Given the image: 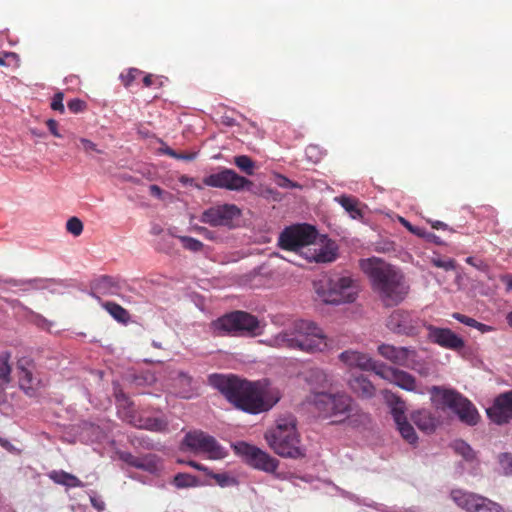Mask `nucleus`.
<instances>
[{"mask_svg": "<svg viewBox=\"0 0 512 512\" xmlns=\"http://www.w3.org/2000/svg\"><path fill=\"white\" fill-rule=\"evenodd\" d=\"M66 229L74 236H79L83 231V223L77 217H71L66 223Z\"/></svg>", "mask_w": 512, "mask_h": 512, "instance_id": "40", "label": "nucleus"}, {"mask_svg": "<svg viewBox=\"0 0 512 512\" xmlns=\"http://www.w3.org/2000/svg\"><path fill=\"white\" fill-rule=\"evenodd\" d=\"M182 243V246L184 249L186 250H189V251H192V252H199V251H202L203 247H204V244L193 238V237H189V236H176Z\"/></svg>", "mask_w": 512, "mask_h": 512, "instance_id": "35", "label": "nucleus"}, {"mask_svg": "<svg viewBox=\"0 0 512 512\" xmlns=\"http://www.w3.org/2000/svg\"><path fill=\"white\" fill-rule=\"evenodd\" d=\"M179 380L183 383H186V384H190L191 381H192V377L189 376L188 374L186 373H183V372H180L179 373Z\"/></svg>", "mask_w": 512, "mask_h": 512, "instance_id": "59", "label": "nucleus"}, {"mask_svg": "<svg viewBox=\"0 0 512 512\" xmlns=\"http://www.w3.org/2000/svg\"><path fill=\"white\" fill-rule=\"evenodd\" d=\"M94 296L96 294L102 296H119L121 291V283L118 279L111 276H101L94 285Z\"/></svg>", "mask_w": 512, "mask_h": 512, "instance_id": "24", "label": "nucleus"}, {"mask_svg": "<svg viewBox=\"0 0 512 512\" xmlns=\"http://www.w3.org/2000/svg\"><path fill=\"white\" fill-rule=\"evenodd\" d=\"M305 258L309 262L316 263H329L336 259V251L331 245H314V247L307 248L304 252Z\"/></svg>", "mask_w": 512, "mask_h": 512, "instance_id": "23", "label": "nucleus"}, {"mask_svg": "<svg viewBox=\"0 0 512 512\" xmlns=\"http://www.w3.org/2000/svg\"><path fill=\"white\" fill-rule=\"evenodd\" d=\"M429 393L437 408L450 409L467 425L474 426L478 423L479 414L475 406L456 390L432 386Z\"/></svg>", "mask_w": 512, "mask_h": 512, "instance_id": "8", "label": "nucleus"}, {"mask_svg": "<svg viewBox=\"0 0 512 512\" xmlns=\"http://www.w3.org/2000/svg\"><path fill=\"white\" fill-rule=\"evenodd\" d=\"M431 263L433 266L441 268L445 271L455 270L456 268V262L451 258L433 257L431 259Z\"/></svg>", "mask_w": 512, "mask_h": 512, "instance_id": "39", "label": "nucleus"}, {"mask_svg": "<svg viewBox=\"0 0 512 512\" xmlns=\"http://www.w3.org/2000/svg\"><path fill=\"white\" fill-rule=\"evenodd\" d=\"M150 194L154 197L160 198L162 196V189L158 185H150L149 187Z\"/></svg>", "mask_w": 512, "mask_h": 512, "instance_id": "52", "label": "nucleus"}, {"mask_svg": "<svg viewBox=\"0 0 512 512\" xmlns=\"http://www.w3.org/2000/svg\"><path fill=\"white\" fill-rule=\"evenodd\" d=\"M64 94L62 92H57L54 94L51 102V108L55 111H59L60 113H64V105H63Z\"/></svg>", "mask_w": 512, "mask_h": 512, "instance_id": "45", "label": "nucleus"}, {"mask_svg": "<svg viewBox=\"0 0 512 512\" xmlns=\"http://www.w3.org/2000/svg\"><path fill=\"white\" fill-rule=\"evenodd\" d=\"M183 447L194 453H203L209 459L219 460L226 456L225 449L217 442V440L203 432L191 431L187 433L182 442Z\"/></svg>", "mask_w": 512, "mask_h": 512, "instance_id": "13", "label": "nucleus"}, {"mask_svg": "<svg viewBox=\"0 0 512 512\" xmlns=\"http://www.w3.org/2000/svg\"><path fill=\"white\" fill-rule=\"evenodd\" d=\"M240 216V210L236 205L223 204L210 207L203 211L200 221L212 227H233V221Z\"/></svg>", "mask_w": 512, "mask_h": 512, "instance_id": "17", "label": "nucleus"}, {"mask_svg": "<svg viewBox=\"0 0 512 512\" xmlns=\"http://www.w3.org/2000/svg\"><path fill=\"white\" fill-rule=\"evenodd\" d=\"M425 240L428 241V242L435 243V244H441L442 243L440 241V238L436 234H434L432 232H428L427 233Z\"/></svg>", "mask_w": 512, "mask_h": 512, "instance_id": "53", "label": "nucleus"}, {"mask_svg": "<svg viewBox=\"0 0 512 512\" xmlns=\"http://www.w3.org/2000/svg\"><path fill=\"white\" fill-rule=\"evenodd\" d=\"M269 345L278 349L299 350L314 354L333 348L323 330L313 321L296 320L290 326L271 337Z\"/></svg>", "mask_w": 512, "mask_h": 512, "instance_id": "3", "label": "nucleus"}, {"mask_svg": "<svg viewBox=\"0 0 512 512\" xmlns=\"http://www.w3.org/2000/svg\"><path fill=\"white\" fill-rule=\"evenodd\" d=\"M313 286L317 296L332 305L353 303L360 292L359 281L351 275L323 276Z\"/></svg>", "mask_w": 512, "mask_h": 512, "instance_id": "5", "label": "nucleus"}, {"mask_svg": "<svg viewBox=\"0 0 512 512\" xmlns=\"http://www.w3.org/2000/svg\"><path fill=\"white\" fill-rule=\"evenodd\" d=\"M340 205L350 214L353 219L362 217V212L358 207V201L350 196H340L336 198Z\"/></svg>", "mask_w": 512, "mask_h": 512, "instance_id": "31", "label": "nucleus"}, {"mask_svg": "<svg viewBox=\"0 0 512 512\" xmlns=\"http://www.w3.org/2000/svg\"><path fill=\"white\" fill-rule=\"evenodd\" d=\"M415 425L426 433L435 431L439 424V420L428 410H420L412 415Z\"/></svg>", "mask_w": 512, "mask_h": 512, "instance_id": "28", "label": "nucleus"}, {"mask_svg": "<svg viewBox=\"0 0 512 512\" xmlns=\"http://www.w3.org/2000/svg\"><path fill=\"white\" fill-rule=\"evenodd\" d=\"M431 225H432V228L437 229V230L447 229V227H448L447 224H445L444 222H441V221H434L431 223Z\"/></svg>", "mask_w": 512, "mask_h": 512, "instance_id": "60", "label": "nucleus"}, {"mask_svg": "<svg viewBox=\"0 0 512 512\" xmlns=\"http://www.w3.org/2000/svg\"><path fill=\"white\" fill-rule=\"evenodd\" d=\"M215 336L238 335L255 337L261 335L262 328L258 318L246 311H233L227 313L210 324Z\"/></svg>", "mask_w": 512, "mask_h": 512, "instance_id": "7", "label": "nucleus"}, {"mask_svg": "<svg viewBox=\"0 0 512 512\" xmlns=\"http://www.w3.org/2000/svg\"><path fill=\"white\" fill-rule=\"evenodd\" d=\"M10 355L4 353L0 355V380L3 383H9L11 381V366L9 364Z\"/></svg>", "mask_w": 512, "mask_h": 512, "instance_id": "34", "label": "nucleus"}, {"mask_svg": "<svg viewBox=\"0 0 512 512\" xmlns=\"http://www.w3.org/2000/svg\"><path fill=\"white\" fill-rule=\"evenodd\" d=\"M143 72L137 68H130L126 72L121 73L120 79L123 85L128 88L132 85V83L141 75Z\"/></svg>", "mask_w": 512, "mask_h": 512, "instance_id": "38", "label": "nucleus"}, {"mask_svg": "<svg viewBox=\"0 0 512 512\" xmlns=\"http://www.w3.org/2000/svg\"><path fill=\"white\" fill-rule=\"evenodd\" d=\"M399 222L409 231V232H413L414 231V228L415 226L412 225L408 220H406L405 218L403 217H399Z\"/></svg>", "mask_w": 512, "mask_h": 512, "instance_id": "57", "label": "nucleus"}, {"mask_svg": "<svg viewBox=\"0 0 512 512\" xmlns=\"http://www.w3.org/2000/svg\"><path fill=\"white\" fill-rule=\"evenodd\" d=\"M426 323L412 311L405 309L394 310L386 321V327L393 333L407 337H417Z\"/></svg>", "mask_w": 512, "mask_h": 512, "instance_id": "12", "label": "nucleus"}, {"mask_svg": "<svg viewBox=\"0 0 512 512\" xmlns=\"http://www.w3.org/2000/svg\"><path fill=\"white\" fill-rule=\"evenodd\" d=\"M29 366L30 362L27 359H21L17 363L20 387L26 392V394L32 395V392L38 384V380L33 377L32 370Z\"/></svg>", "mask_w": 512, "mask_h": 512, "instance_id": "25", "label": "nucleus"}, {"mask_svg": "<svg viewBox=\"0 0 512 512\" xmlns=\"http://www.w3.org/2000/svg\"><path fill=\"white\" fill-rule=\"evenodd\" d=\"M506 320L508 324L512 327V311L507 314Z\"/></svg>", "mask_w": 512, "mask_h": 512, "instance_id": "64", "label": "nucleus"}, {"mask_svg": "<svg viewBox=\"0 0 512 512\" xmlns=\"http://www.w3.org/2000/svg\"><path fill=\"white\" fill-rule=\"evenodd\" d=\"M385 398L391 407V414L403 439L409 444H416L418 436L413 426L407 421L405 403L395 394L386 392Z\"/></svg>", "mask_w": 512, "mask_h": 512, "instance_id": "15", "label": "nucleus"}, {"mask_svg": "<svg viewBox=\"0 0 512 512\" xmlns=\"http://www.w3.org/2000/svg\"><path fill=\"white\" fill-rule=\"evenodd\" d=\"M473 328H476L477 330H479L482 333L489 332L492 330V327H490L486 324L480 323L477 320H476V324L474 325Z\"/></svg>", "mask_w": 512, "mask_h": 512, "instance_id": "54", "label": "nucleus"}, {"mask_svg": "<svg viewBox=\"0 0 512 512\" xmlns=\"http://www.w3.org/2000/svg\"><path fill=\"white\" fill-rule=\"evenodd\" d=\"M264 437L269 447L281 457L297 459L305 456L296 422L292 417L278 419L275 426L265 432Z\"/></svg>", "mask_w": 512, "mask_h": 512, "instance_id": "6", "label": "nucleus"}, {"mask_svg": "<svg viewBox=\"0 0 512 512\" xmlns=\"http://www.w3.org/2000/svg\"><path fill=\"white\" fill-rule=\"evenodd\" d=\"M46 125L50 133L57 138H61L62 135L58 131V122L54 119H48Z\"/></svg>", "mask_w": 512, "mask_h": 512, "instance_id": "49", "label": "nucleus"}, {"mask_svg": "<svg viewBox=\"0 0 512 512\" xmlns=\"http://www.w3.org/2000/svg\"><path fill=\"white\" fill-rule=\"evenodd\" d=\"M198 480L195 476L188 473H178L174 476L173 484L177 488H186L196 486Z\"/></svg>", "mask_w": 512, "mask_h": 512, "instance_id": "33", "label": "nucleus"}, {"mask_svg": "<svg viewBox=\"0 0 512 512\" xmlns=\"http://www.w3.org/2000/svg\"><path fill=\"white\" fill-rule=\"evenodd\" d=\"M19 57L14 52H0V66L8 67L17 65Z\"/></svg>", "mask_w": 512, "mask_h": 512, "instance_id": "41", "label": "nucleus"}, {"mask_svg": "<svg viewBox=\"0 0 512 512\" xmlns=\"http://www.w3.org/2000/svg\"><path fill=\"white\" fill-rule=\"evenodd\" d=\"M203 236L209 240L214 239V233L212 231H210L209 229H206V232L203 233Z\"/></svg>", "mask_w": 512, "mask_h": 512, "instance_id": "62", "label": "nucleus"}, {"mask_svg": "<svg viewBox=\"0 0 512 512\" xmlns=\"http://www.w3.org/2000/svg\"><path fill=\"white\" fill-rule=\"evenodd\" d=\"M451 498L458 507L466 510L467 512H476L479 502H483L481 495L461 489L452 490Z\"/></svg>", "mask_w": 512, "mask_h": 512, "instance_id": "22", "label": "nucleus"}, {"mask_svg": "<svg viewBox=\"0 0 512 512\" xmlns=\"http://www.w3.org/2000/svg\"><path fill=\"white\" fill-rule=\"evenodd\" d=\"M162 152L165 154V155H168L172 158H175L178 156V152L173 150L172 148L166 146L165 148L162 149Z\"/></svg>", "mask_w": 512, "mask_h": 512, "instance_id": "58", "label": "nucleus"}, {"mask_svg": "<svg viewBox=\"0 0 512 512\" xmlns=\"http://www.w3.org/2000/svg\"><path fill=\"white\" fill-rule=\"evenodd\" d=\"M51 479H53L54 482L67 487H83V483L79 478L64 471L53 472L51 474Z\"/></svg>", "mask_w": 512, "mask_h": 512, "instance_id": "30", "label": "nucleus"}, {"mask_svg": "<svg viewBox=\"0 0 512 512\" xmlns=\"http://www.w3.org/2000/svg\"><path fill=\"white\" fill-rule=\"evenodd\" d=\"M207 475L211 476L216 481V483L218 485H220L221 487H225V486H228V485L234 483V479L229 477L225 473L208 472Z\"/></svg>", "mask_w": 512, "mask_h": 512, "instance_id": "42", "label": "nucleus"}, {"mask_svg": "<svg viewBox=\"0 0 512 512\" xmlns=\"http://www.w3.org/2000/svg\"><path fill=\"white\" fill-rule=\"evenodd\" d=\"M67 107L72 113L76 114V113L83 112L86 109L87 105H86L85 101H83L79 98H74V99L68 101Z\"/></svg>", "mask_w": 512, "mask_h": 512, "instance_id": "43", "label": "nucleus"}, {"mask_svg": "<svg viewBox=\"0 0 512 512\" xmlns=\"http://www.w3.org/2000/svg\"><path fill=\"white\" fill-rule=\"evenodd\" d=\"M115 398L118 407L124 409V419L134 427L155 432H162L167 429L168 423L162 418L142 417L133 409V402L121 390L115 391Z\"/></svg>", "mask_w": 512, "mask_h": 512, "instance_id": "11", "label": "nucleus"}, {"mask_svg": "<svg viewBox=\"0 0 512 512\" xmlns=\"http://www.w3.org/2000/svg\"><path fill=\"white\" fill-rule=\"evenodd\" d=\"M466 263L469 264V265H472L474 267H479L476 263H475V259L473 257H467L466 258Z\"/></svg>", "mask_w": 512, "mask_h": 512, "instance_id": "63", "label": "nucleus"}, {"mask_svg": "<svg viewBox=\"0 0 512 512\" xmlns=\"http://www.w3.org/2000/svg\"><path fill=\"white\" fill-rule=\"evenodd\" d=\"M197 153L196 152H188V153H179L178 156L175 157V159L178 160H185V161H192L196 158Z\"/></svg>", "mask_w": 512, "mask_h": 512, "instance_id": "51", "label": "nucleus"}, {"mask_svg": "<svg viewBox=\"0 0 512 512\" xmlns=\"http://www.w3.org/2000/svg\"><path fill=\"white\" fill-rule=\"evenodd\" d=\"M142 81L145 87H150L154 84L155 78L152 74H147L143 77Z\"/></svg>", "mask_w": 512, "mask_h": 512, "instance_id": "55", "label": "nucleus"}, {"mask_svg": "<svg viewBox=\"0 0 512 512\" xmlns=\"http://www.w3.org/2000/svg\"><path fill=\"white\" fill-rule=\"evenodd\" d=\"M360 267L386 307L396 306L405 300L410 287L399 269L375 257L362 259Z\"/></svg>", "mask_w": 512, "mask_h": 512, "instance_id": "2", "label": "nucleus"}, {"mask_svg": "<svg viewBox=\"0 0 512 512\" xmlns=\"http://www.w3.org/2000/svg\"><path fill=\"white\" fill-rule=\"evenodd\" d=\"M79 142L82 145L83 150L88 154L91 152L102 153V151L97 148V145L89 139L80 138Z\"/></svg>", "mask_w": 512, "mask_h": 512, "instance_id": "47", "label": "nucleus"}, {"mask_svg": "<svg viewBox=\"0 0 512 512\" xmlns=\"http://www.w3.org/2000/svg\"><path fill=\"white\" fill-rule=\"evenodd\" d=\"M349 386L358 397L364 399H370L374 397L376 393V388L373 383L363 375L353 377L349 381Z\"/></svg>", "mask_w": 512, "mask_h": 512, "instance_id": "26", "label": "nucleus"}, {"mask_svg": "<svg viewBox=\"0 0 512 512\" xmlns=\"http://www.w3.org/2000/svg\"><path fill=\"white\" fill-rule=\"evenodd\" d=\"M488 418L497 425H504L512 419V390L500 393L486 410Z\"/></svg>", "mask_w": 512, "mask_h": 512, "instance_id": "18", "label": "nucleus"}, {"mask_svg": "<svg viewBox=\"0 0 512 512\" xmlns=\"http://www.w3.org/2000/svg\"><path fill=\"white\" fill-rule=\"evenodd\" d=\"M317 230L308 224H297L286 227L279 235L278 245L281 249L300 252L304 255L309 246L314 245Z\"/></svg>", "mask_w": 512, "mask_h": 512, "instance_id": "9", "label": "nucleus"}, {"mask_svg": "<svg viewBox=\"0 0 512 512\" xmlns=\"http://www.w3.org/2000/svg\"><path fill=\"white\" fill-rule=\"evenodd\" d=\"M307 402L314 407L320 417L331 419L333 424L348 421L349 425L356 427L369 419L368 414L358 409L352 397L345 392H312L307 397Z\"/></svg>", "mask_w": 512, "mask_h": 512, "instance_id": "4", "label": "nucleus"}, {"mask_svg": "<svg viewBox=\"0 0 512 512\" xmlns=\"http://www.w3.org/2000/svg\"><path fill=\"white\" fill-rule=\"evenodd\" d=\"M499 463L504 468L506 474L512 473V455L510 453L500 454Z\"/></svg>", "mask_w": 512, "mask_h": 512, "instance_id": "46", "label": "nucleus"}, {"mask_svg": "<svg viewBox=\"0 0 512 512\" xmlns=\"http://www.w3.org/2000/svg\"><path fill=\"white\" fill-rule=\"evenodd\" d=\"M178 462L179 463H185V464L189 465L190 467H192V468H194V469H196L198 471L205 472L206 474L209 472L207 467H205L204 465H202V464H200V463H198L196 461H193V460H191V461L179 460Z\"/></svg>", "mask_w": 512, "mask_h": 512, "instance_id": "50", "label": "nucleus"}, {"mask_svg": "<svg viewBox=\"0 0 512 512\" xmlns=\"http://www.w3.org/2000/svg\"><path fill=\"white\" fill-rule=\"evenodd\" d=\"M208 383L234 408L248 414L269 411L281 398L277 389L269 388L264 382L249 381L234 374H211Z\"/></svg>", "mask_w": 512, "mask_h": 512, "instance_id": "1", "label": "nucleus"}, {"mask_svg": "<svg viewBox=\"0 0 512 512\" xmlns=\"http://www.w3.org/2000/svg\"><path fill=\"white\" fill-rule=\"evenodd\" d=\"M235 450L239 455L245 458L250 466L258 470L274 472L278 468L279 461L276 458L254 445L239 442L235 445Z\"/></svg>", "mask_w": 512, "mask_h": 512, "instance_id": "14", "label": "nucleus"}, {"mask_svg": "<svg viewBox=\"0 0 512 512\" xmlns=\"http://www.w3.org/2000/svg\"><path fill=\"white\" fill-rule=\"evenodd\" d=\"M234 163L245 174L253 175L255 163L249 156H247V155L235 156Z\"/></svg>", "mask_w": 512, "mask_h": 512, "instance_id": "32", "label": "nucleus"}, {"mask_svg": "<svg viewBox=\"0 0 512 512\" xmlns=\"http://www.w3.org/2000/svg\"><path fill=\"white\" fill-rule=\"evenodd\" d=\"M454 450L463 456L466 460H473L475 458V452L473 449L464 441L457 440L454 442Z\"/></svg>", "mask_w": 512, "mask_h": 512, "instance_id": "37", "label": "nucleus"}, {"mask_svg": "<svg viewBox=\"0 0 512 512\" xmlns=\"http://www.w3.org/2000/svg\"><path fill=\"white\" fill-rule=\"evenodd\" d=\"M101 306L109 313V315L115 319L117 322L126 324L130 320L129 312L123 308L121 305L111 302L105 301L101 302Z\"/></svg>", "mask_w": 512, "mask_h": 512, "instance_id": "29", "label": "nucleus"}, {"mask_svg": "<svg viewBox=\"0 0 512 512\" xmlns=\"http://www.w3.org/2000/svg\"><path fill=\"white\" fill-rule=\"evenodd\" d=\"M305 380L308 385L314 389H325L332 385L330 376L320 368H311L307 371Z\"/></svg>", "mask_w": 512, "mask_h": 512, "instance_id": "27", "label": "nucleus"}, {"mask_svg": "<svg viewBox=\"0 0 512 512\" xmlns=\"http://www.w3.org/2000/svg\"><path fill=\"white\" fill-rule=\"evenodd\" d=\"M378 353L390 362L412 369L422 376L429 374V368L418 355L415 348L396 347L390 344H381L378 346Z\"/></svg>", "mask_w": 512, "mask_h": 512, "instance_id": "10", "label": "nucleus"}, {"mask_svg": "<svg viewBox=\"0 0 512 512\" xmlns=\"http://www.w3.org/2000/svg\"><path fill=\"white\" fill-rule=\"evenodd\" d=\"M452 317L459 321L460 323H463L469 327H474V325L476 324V320L471 318V317H468L464 314H461V313H458V312H455L452 314Z\"/></svg>", "mask_w": 512, "mask_h": 512, "instance_id": "48", "label": "nucleus"}, {"mask_svg": "<svg viewBox=\"0 0 512 512\" xmlns=\"http://www.w3.org/2000/svg\"><path fill=\"white\" fill-rule=\"evenodd\" d=\"M377 376L404 390L414 391L416 389V380L411 374L406 371L387 366L384 363L379 367Z\"/></svg>", "mask_w": 512, "mask_h": 512, "instance_id": "20", "label": "nucleus"}, {"mask_svg": "<svg viewBox=\"0 0 512 512\" xmlns=\"http://www.w3.org/2000/svg\"><path fill=\"white\" fill-rule=\"evenodd\" d=\"M428 340L451 350H461L465 346L464 340L448 328H439L431 324L426 326Z\"/></svg>", "mask_w": 512, "mask_h": 512, "instance_id": "19", "label": "nucleus"}, {"mask_svg": "<svg viewBox=\"0 0 512 512\" xmlns=\"http://www.w3.org/2000/svg\"><path fill=\"white\" fill-rule=\"evenodd\" d=\"M339 359L349 367H356L364 371H373L376 375L383 363L373 360L365 353L347 350L339 355Z\"/></svg>", "mask_w": 512, "mask_h": 512, "instance_id": "21", "label": "nucleus"}, {"mask_svg": "<svg viewBox=\"0 0 512 512\" xmlns=\"http://www.w3.org/2000/svg\"><path fill=\"white\" fill-rule=\"evenodd\" d=\"M396 244L390 240H381L376 245V251L382 253L396 252Z\"/></svg>", "mask_w": 512, "mask_h": 512, "instance_id": "44", "label": "nucleus"}, {"mask_svg": "<svg viewBox=\"0 0 512 512\" xmlns=\"http://www.w3.org/2000/svg\"><path fill=\"white\" fill-rule=\"evenodd\" d=\"M91 503H92L93 507H95L97 510H103L104 509L105 504H104L103 501L98 502L95 499H91Z\"/></svg>", "mask_w": 512, "mask_h": 512, "instance_id": "61", "label": "nucleus"}, {"mask_svg": "<svg viewBox=\"0 0 512 512\" xmlns=\"http://www.w3.org/2000/svg\"><path fill=\"white\" fill-rule=\"evenodd\" d=\"M483 502H479L476 512H505L502 506L484 496Z\"/></svg>", "mask_w": 512, "mask_h": 512, "instance_id": "36", "label": "nucleus"}, {"mask_svg": "<svg viewBox=\"0 0 512 512\" xmlns=\"http://www.w3.org/2000/svg\"><path fill=\"white\" fill-rule=\"evenodd\" d=\"M427 233H428V231H426L424 228H421L418 226H415L414 231L412 232V234H414L420 238H423V239L426 238Z\"/></svg>", "mask_w": 512, "mask_h": 512, "instance_id": "56", "label": "nucleus"}, {"mask_svg": "<svg viewBox=\"0 0 512 512\" xmlns=\"http://www.w3.org/2000/svg\"><path fill=\"white\" fill-rule=\"evenodd\" d=\"M203 183L209 187L227 189L231 191H241L252 185V182L249 179L240 176L234 170L227 168L218 173L206 176L203 179Z\"/></svg>", "mask_w": 512, "mask_h": 512, "instance_id": "16", "label": "nucleus"}]
</instances>
